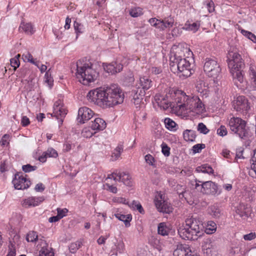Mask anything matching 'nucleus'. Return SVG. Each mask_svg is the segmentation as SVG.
Here are the masks:
<instances>
[{
    "label": "nucleus",
    "mask_w": 256,
    "mask_h": 256,
    "mask_svg": "<svg viewBox=\"0 0 256 256\" xmlns=\"http://www.w3.org/2000/svg\"><path fill=\"white\" fill-rule=\"evenodd\" d=\"M206 146L203 144H195L192 146V151L194 154L199 153L201 152L202 150Z\"/></svg>",
    "instance_id": "3c124183"
},
{
    "label": "nucleus",
    "mask_w": 256,
    "mask_h": 256,
    "mask_svg": "<svg viewBox=\"0 0 256 256\" xmlns=\"http://www.w3.org/2000/svg\"><path fill=\"white\" fill-rule=\"evenodd\" d=\"M182 110H189L196 114L202 112L204 110V104L198 96H188V100L182 105Z\"/></svg>",
    "instance_id": "6e6552de"
},
{
    "label": "nucleus",
    "mask_w": 256,
    "mask_h": 256,
    "mask_svg": "<svg viewBox=\"0 0 256 256\" xmlns=\"http://www.w3.org/2000/svg\"><path fill=\"white\" fill-rule=\"evenodd\" d=\"M38 240V236L34 231L30 232L26 235V240L28 242H36Z\"/></svg>",
    "instance_id": "c9c22d12"
},
{
    "label": "nucleus",
    "mask_w": 256,
    "mask_h": 256,
    "mask_svg": "<svg viewBox=\"0 0 256 256\" xmlns=\"http://www.w3.org/2000/svg\"><path fill=\"white\" fill-rule=\"evenodd\" d=\"M204 226L199 218L192 216L186 218L185 224L178 229L180 237L185 240H195L202 236Z\"/></svg>",
    "instance_id": "f03ea898"
},
{
    "label": "nucleus",
    "mask_w": 256,
    "mask_h": 256,
    "mask_svg": "<svg viewBox=\"0 0 256 256\" xmlns=\"http://www.w3.org/2000/svg\"><path fill=\"white\" fill-rule=\"evenodd\" d=\"M193 54L187 46H184L182 44L174 46L170 51V62L176 61L180 58H192Z\"/></svg>",
    "instance_id": "0eeeda50"
},
{
    "label": "nucleus",
    "mask_w": 256,
    "mask_h": 256,
    "mask_svg": "<svg viewBox=\"0 0 256 256\" xmlns=\"http://www.w3.org/2000/svg\"><path fill=\"white\" fill-rule=\"evenodd\" d=\"M74 26L76 32L78 34V33H82L83 32V26L80 24L78 22L76 21L74 22Z\"/></svg>",
    "instance_id": "13d9d810"
},
{
    "label": "nucleus",
    "mask_w": 256,
    "mask_h": 256,
    "mask_svg": "<svg viewBox=\"0 0 256 256\" xmlns=\"http://www.w3.org/2000/svg\"><path fill=\"white\" fill-rule=\"evenodd\" d=\"M233 106L236 111L243 114H247L250 106L248 99L243 96H240L234 100Z\"/></svg>",
    "instance_id": "f8f14e48"
},
{
    "label": "nucleus",
    "mask_w": 256,
    "mask_h": 256,
    "mask_svg": "<svg viewBox=\"0 0 256 256\" xmlns=\"http://www.w3.org/2000/svg\"><path fill=\"white\" fill-rule=\"evenodd\" d=\"M250 75L252 80V84L253 87L256 90V72L255 70L250 68Z\"/></svg>",
    "instance_id": "de8ad7c7"
},
{
    "label": "nucleus",
    "mask_w": 256,
    "mask_h": 256,
    "mask_svg": "<svg viewBox=\"0 0 256 256\" xmlns=\"http://www.w3.org/2000/svg\"><path fill=\"white\" fill-rule=\"evenodd\" d=\"M14 188L17 190L26 189L30 186L31 182L24 176L22 173H16L12 180Z\"/></svg>",
    "instance_id": "ddd939ff"
},
{
    "label": "nucleus",
    "mask_w": 256,
    "mask_h": 256,
    "mask_svg": "<svg viewBox=\"0 0 256 256\" xmlns=\"http://www.w3.org/2000/svg\"><path fill=\"white\" fill-rule=\"evenodd\" d=\"M94 114V112L88 108L84 106L79 108L78 112V122L84 124L90 120Z\"/></svg>",
    "instance_id": "2eb2a0df"
},
{
    "label": "nucleus",
    "mask_w": 256,
    "mask_h": 256,
    "mask_svg": "<svg viewBox=\"0 0 256 256\" xmlns=\"http://www.w3.org/2000/svg\"><path fill=\"white\" fill-rule=\"evenodd\" d=\"M160 20H158L156 18H152L150 19L149 22L150 24L157 28H159V23Z\"/></svg>",
    "instance_id": "69168bd1"
},
{
    "label": "nucleus",
    "mask_w": 256,
    "mask_h": 256,
    "mask_svg": "<svg viewBox=\"0 0 256 256\" xmlns=\"http://www.w3.org/2000/svg\"><path fill=\"white\" fill-rule=\"evenodd\" d=\"M82 242L81 240H77L75 242L70 244L69 246V250L71 253H75L82 246Z\"/></svg>",
    "instance_id": "f704fd0d"
},
{
    "label": "nucleus",
    "mask_w": 256,
    "mask_h": 256,
    "mask_svg": "<svg viewBox=\"0 0 256 256\" xmlns=\"http://www.w3.org/2000/svg\"><path fill=\"white\" fill-rule=\"evenodd\" d=\"M22 56L24 58L25 60H26L28 62H30L38 67V62L34 61L32 56L29 52H27L26 54H23Z\"/></svg>",
    "instance_id": "ea45409f"
},
{
    "label": "nucleus",
    "mask_w": 256,
    "mask_h": 256,
    "mask_svg": "<svg viewBox=\"0 0 256 256\" xmlns=\"http://www.w3.org/2000/svg\"><path fill=\"white\" fill-rule=\"evenodd\" d=\"M94 133L91 132L90 128H84L82 132V135L83 137L86 138H90L92 137Z\"/></svg>",
    "instance_id": "8fccbe9b"
},
{
    "label": "nucleus",
    "mask_w": 256,
    "mask_h": 256,
    "mask_svg": "<svg viewBox=\"0 0 256 256\" xmlns=\"http://www.w3.org/2000/svg\"><path fill=\"white\" fill-rule=\"evenodd\" d=\"M130 16L133 18H137L143 14L142 9L140 7L132 8L130 10Z\"/></svg>",
    "instance_id": "72a5a7b5"
},
{
    "label": "nucleus",
    "mask_w": 256,
    "mask_h": 256,
    "mask_svg": "<svg viewBox=\"0 0 256 256\" xmlns=\"http://www.w3.org/2000/svg\"><path fill=\"white\" fill-rule=\"evenodd\" d=\"M29 70L26 68H22L18 70L19 77L22 78H25Z\"/></svg>",
    "instance_id": "680f3d73"
},
{
    "label": "nucleus",
    "mask_w": 256,
    "mask_h": 256,
    "mask_svg": "<svg viewBox=\"0 0 256 256\" xmlns=\"http://www.w3.org/2000/svg\"><path fill=\"white\" fill-rule=\"evenodd\" d=\"M44 200V196L30 197L24 200L22 202L23 207L28 208L31 206H38L40 202Z\"/></svg>",
    "instance_id": "a211bd4d"
},
{
    "label": "nucleus",
    "mask_w": 256,
    "mask_h": 256,
    "mask_svg": "<svg viewBox=\"0 0 256 256\" xmlns=\"http://www.w3.org/2000/svg\"><path fill=\"white\" fill-rule=\"evenodd\" d=\"M217 134L221 136H224L228 134L227 129L224 126H221L220 128L217 130Z\"/></svg>",
    "instance_id": "4d7b16f0"
},
{
    "label": "nucleus",
    "mask_w": 256,
    "mask_h": 256,
    "mask_svg": "<svg viewBox=\"0 0 256 256\" xmlns=\"http://www.w3.org/2000/svg\"><path fill=\"white\" fill-rule=\"evenodd\" d=\"M193 182H191L192 185L194 186L193 188L196 190L200 192L203 194V190L202 186H203V182L196 180L194 181V184H192Z\"/></svg>",
    "instance_id": "4c0bfd02"
},
{
    "label": "nucleus",
    "mask_w": 256,
    "mask_h": 256,
    "mask_svg": "<svg viewBox=\"0 0 256 256\" xmlns=\"http://www.w3.org/2000/svg\"><path fill=\"white\" fill-rule=\"evenodd\" d=\"M154 203L158 212L168 214L172 212L173 210L172 206L164 200L162 194H158L156 196Z\"/></svg>",
    "instance_id": "9b49d317"
},
{
    "label": "nucleus",
    "mask_w": 256,
    "mask_h": 256,
    "mask_svg": "<svg viewBox=\"0 0 256 256\" xmlns=\"http://www.w3.org/2000/svg\"><path fill=\"white\" fill-rule=\"evenodd\" d=\"M52 248L43 246L40 251L39 256H54V252H52Z\"/></svg>",
    "instance_id": "e433bc0d"
},
{
    "label": "nucleus",
    "mask_w": 256,
    "mask_h": 256,
    "mask_svg": "<svg viewBox=\"0 0 256 256\" xmlns=\"http://www.w3.org/2000/svg\"><path fill=\"white\" fill-rule=\"evenodd\" d=\"M98 72L93 68V65L86 59H82L76 62V76L80 82L84 85L94 82L97 79Z\"/></svg>",
    "instance_id": "20e7f679"
},
{
    "label": "nucleus",
    "mask_w": 256,
    "mask_h": 256,
    "mask_svg": "<svg viewBox=\"0 0 256 256\" xmlns=\"http://www.w3.org/2000/svg\"><path fill=\"white\" fill-rule=\"evenodd\" d=\"M209 212L212 216L218 218L221 216V210L217 205H214L210 208Z\"/></svg>",
    "instance_id": "cd10ccee"
},
{
    "label": "nucleus",
    "mask_w": 256,
    "mask_h": 256,
    "mask_svg": "<svg viewBox=\"0 0 256 256\" xmlns=\"http://www.w3.org/2000/svg\"><path fill=\"white\" fill-rule=\"evenodd\" d=\"M246 124L245 120L238 117L233 116L228 121L230 130L241 139L244 138L248 134V130L246 127Z\"/></svg>",
    "instance_id": "423d86ee"
},
{
    "label": "nucleus",
    "mask_w": 256,
    "mask_h": 256,
    "mask_svg": "<svg viewBox=\"0 0 256 256\" xmlns=\"http://www.w3.org/2000/svg\"><path fill=\"white\" fill-rule=\"evenodd\" d=\"M176 189L177 193L179 195V198H184L186 200V194L187 193V190H186V186L180 184H178L176 186Z\"/></svg>",
    "instance_id": "7c9ffc66"
},
{
    "label": "nucleus",
    "mask_w": 256,
    "mask_h": 256,
    "mask_svg": "<svg viewBox=\"0 0 256 256\" xmlns=\"http://www.w3.org/2000/svg\"><path fill=\"white\" fill-rule=\"evenodd\" d=\"M190 58H180L171 62H170V68L171 71L174 73L179 74L180 78H186L190 76L194 72L193 69V64L190 62Z\"/></svg>",
    "instance_id": "39448f33"
},
{
    "label": "nucleus",
    "mask_w": 256,
    "mask_h": 256,
    "mask_svg": "<svg viewBox=\"0 0 256 256\" xmlns=\"http://www.w3.org/2000/svg\"><path fill=\"white\" fill-rule=\"evenodd\" d=\"M123 151V146L122 144H119L117 147L114 149V152H113V154L114 156H115L116 159L118 158Z\"/></svg>",
    "instance_id": "09e8293b"
},
{
    "label": "nucleus",
    "mask_w": 256,
    "mask_h": 256,
    "mask_svg": "<svg viewBox=\"0 0 256 256\" xmlns=\"http://www.w3.org/2000/svg\"><path fill=\"white\" fill-rule=\"evenodd\" d=\"M114 216L118 220L123 222L126 227H129L130 226V222L132 220V216L131 214L124 215L118 213L114 214Z\"/></svg>",
    "instance_id": "b1692460"
},
{
    "label": "nucleus",
    "mask_w": 256,
    "mask_h": 256,
    "mask_svg": "<svg viewBox=\"0 0 256 256\" xmlns=\"http://www.w3.org/2000/svg\"><path fill=\"white\" fill-rule=\"evenodd\" d=\"M114 174L118 178L114 177V180L115 181L122 182L125 185L128 186H132V182L130 180V176L128 174L125 172H120L118 170H116Z\"/></svg>",
    "instance_id": "dca6fc26"
},
{
    "label": "nucleus",
    "mask_w": 256,
    "mask_h": 256,
    "mask_svg": "<svg viewBox=\"0 0 256 256\" xmlns=\"http://www.w3.org/2000/svg\"><path fill=\"white\" fill-rule=\"evenodd\" d=\"M87 98L90 102L105 108L122 104L124 95L118 85L111 84L90 90Z\"/></svg>",
    "instance_id": "f257e3e1"
},
{
    "label": "nucleus",
    "mask_w": 256,
    "mask_h": 256,
    "mask_svg": "<svg viewBox=\"0 0 256 256\" xmlns=\"http://www.w3.org/2000/svg\"><path fill=\"white\" fill-rule=\"evenodd\" d=\"M140 86L138 88L139 90H142L144 92L146 90L150 89L152 86V82L147 76H142L140 78Z\"/></svg>",
    "instance_id": "6ab92c4d"
},
{
    "label": "nucleus",
    "mask_w": 256,
    "mask_h": 256,
    "mask_svg": "<svg viewBox=\"0 0 256 256\" xmlns=\"http://www.w3.org/2000/svg\"><path fill=\"white\" fill-rule=\"evenodd\" d=\"M176 98V103L177 104L176 107H178L180 109L182 110V107L180 105H182L186 103L188 100V96L186 93L182 90H178L175 94Z\"/></svg>",
    "instance_id": "412c9836"
},
{
    "label": "nucleus",
    "mask_w": 256,
    "mask_h": 256,
    "mask_svg": "<svg viewBox=\"0 0 256 256\" xmlns=\"http://www.w3.org/2000/svg\"><path fill=\"white\" fill-rule=\"evenodd\" d=\"M200 24L198 22H195L192 24H189L186 27V29L190 30H192L194 32L197 31L200 28Z\"/></svg>",
    "instance_id": "5fc2aeb1"
},
{
    "label": "nucleus",
    "mask_w": 256,
    "mask_h": 256,
    "mask_svg": "<svg viewBox=\"0 0 256 256\" xmlns=\"http://www.w3.org/2000/svg\"><path fill=\"white\" fill-rule=\"evenodd\" d=\"M197 130L200 133L204 134H207L210 131L206 126L202 122H200L198 124Z\"/></svg>",
    "instance_id": "37998d69"
},
{
    "label": "nucleus",
    "mask_w": 256,
    "mask_h": 256,
    "mask_svg": "<svg viewBox=\"0 0 256 256\" xmlns=\"http://www.w3.org/2000/svg\"><path fill=\"white\" fill-rule=\"evenodd\" d=\"M103 66L104 70L112 74L120 72L123 68V66L116 62H112L110 64H104Z\"/></svg>",
    "instance_id": "f3484780"
},
{
    "label": "nucleus",
    "mask_w": 256,
    "mask_h": 256,
    "mask_svg": "<svg viewBox=\"0 0 256 256\" xmlns=\"http://www.w3.org/2000/svg\"><path fill=\"white\" fill-rule=\"evenodd\" d=\"M169 232L170 230L165 222H160L158 224V234L166 236L168 235Z\"/></svg>",
    "instance_id": "a878e982"
},
{
    "label": "nucleus",
    "mask_w": 256,
    "mask_h": 256,
    "mask_svg": "<svg viewBox=\"0 0 256 256\" xmlns=\"http://www.w3.org/2000/svg\"><path fill=\"white\" fill-rule=\"evenodd\" d=\"M174 23V20L172 17H168L162 20H160L158 28L164 30L165 28H170L172 26Z\"/></svg>",
    "instance_id": "4be33fe9"
},
{
    "label": "nucleus",
    "mask_w": 256,
    "mask_h": 256,
    "mask_svg": "<svg viewBox=\"0 0 256 256\" xmlns=\"http://www.w3.org/2000/svg\"><path fill=\"white\" fill-rule=\"evenodd\" d=\"M212 244L210 240H206L204 242V244L202 245L203 250H206L205 252L207 254H209L211 252V248H212Z\"/></svg>",
    "instance_id": "a18cd8bd"
},
{
    "label": "nucleus",
    "mask_w": 256,
    "mask_h": 256,
    "mask_svg": "<svg viewBox=\"0 0 256 256\" xmlns=\"http://www.w3.org/2000/svg\"><path fill=\"white\" fill-rule=\"evenodd\" d=\"M202 188L204 194L216 196L220 193L218 191V185L212 181L204 182Z\"/></svg>",
    "instance_id": "4468645a"
},
{
    "label": "nucleus",
    "mask_w": 256,
    "mask_h": 256,
    "mask_svg": "<svg viewBox=\"0 0 256 256\" xmlns=\"http://www.w3.org/2000/svg\"><path fill=\"white\" fill-rule=\"evenodd\" d=\"M37 168V166H32L30 164L24 165L22 166V170L25 172H30L35 170Z\"/></svg>",
    "instance_id": "603ef678"
},
{
    "label": "nucleus",
    "mask_w": 256,
    "mask_h": 256,
    "mask_svg": "<svg viewBox=\"0 0 256 256\" xmlns=\"http://www.w3.org/2000/svg\"><path fill=\"white\" fill-rule=\"evenodd\" d=\"M166 128L170 130H176V124L170 118H166L164 120Z\"/></svg>",
    "instance_id": "c85d7f7f"
},
{
    "label": "nucleus",
    "mask_w": 256,
    "mask_h": 256,
    "mask_svg": "<svg viewBox=\"0 0 256 256\" xmlns=\"http://www.w3.org/2000/svg\"><path fill=\"white\" fill-rule=\"evenodd\" d=\"M226 58L228 67L234 79L238 80L240 84L242 83L244 81L242 69L244 68V64L237 49L234 47H230Z\"/></svg>",
    "instance_id": "7ed1b4c3"
},
{
    "label": "nucleus",
    "mask_w": 256,
    "mask_h": 256,
    "mask_svg": "<svg viewBox=\"0 0 256 256\" xmlns=\"http://www.w3.org/2000/svg\"><path fill=\"white\" fill-rule=\"evenodd\" d=\"M204 70L209 77L214 78H217L221 72L220 66L214 58H206Z\"/></svg>",
    "instance_id": "1a4fd4ad"
},
{
    "label": "nucleus",
    "mask_w": 256,
    "mask_h": 256,
    "mask_svg": "<svg viewBox=\"0 0 256 256\" xmlns=\"http://www.w3.org/2000/svg\"><path fill=\"white\" fill-rule=\"evenodd\" d=\"M196 170L198 172H202L207 174H212L214 172L212 168L208 164H204L200 166H198Z\"/></svg>",
    "instance_id": "c756f323"
},
{
    "label": "nucleus",
    "mask_w": 256,
    "mask_h": 256,
    "mask_svg": "<svg viewBox=\"0 0 256 256\" xmlns=\"http://www.w3.org/2000/svg\"><path fill=\"white\" fill-rule=\"evenodd\" d=\"M132 100H136L139 98H144L146 92L142 90H139L138 88L136 90H134L132 92Z\"/></svg>",
    "instance_id": "2f4dec72"
},
{
    "label": "nucleus",
    "mask_w": 256,
    "mask_h": 256,
    "mask_svg": "<svg viewBox=\"0 0 256 256\" xmlns=\"http://www.w3.org/2000/svg\"><path fill=\"white\" fill-rule=\"evenodd\" d=\"M105 186L108 188L107 190H109L111 192L116 194L118 192L117 188L112 185H110L108 184H106Z\"/></svg>",
    "instance_id": "338daca9"
},
{
    "label": "nucleus",
    "mask_w": 256,
    "mask_h": 256,
    "mask_svg": "<svg viewBox=\"0 0 256 256\" xmlns=\"http://www.w3.org/2000/svg\"><path fill=\"white\" fill-rule=\"evenodd\" d=\"M144 160L150 166H152L154 168L156 167V160L150 154H148L145 156Z\"/></svg>",
    "instance_id": "58836bf2"
},
{
    "label": "nucleus",
    "mask_w": 256,
    "mask_h": 256,
    "mask_svg": "<svg viewBox=\"0 0 256 256\" xmlns=\"http://www.w3.org/2000/svg\"><path fill=\"white\" fill-rule=\"evenodd\" d=\"M131 206L133 209H136L141 214H144V210L139 202L134 200L131 204Z\"/></svg>",
    "instance_id": "a19ab883"
},
{
    "label": "nucleus",
    "mask_w": 256,
    "mask_h": 256,
    "mask_svg": "<svg viewBox=\"0 0 256 256\" xmlns=\"http://www.w3.org/2000/svg\"><path fill=\"white\" fill-rule=\"evenodd\" d=\"M196 136V132L194 130H186L183 132L184 139L186 142H194Z\"/></svg>",
    "instance_id": "5701e85b"
},
{
    "label": "nucleus",
    "mask_w": 256,
    "mask_h": 256,
    "mask_svg": "<svg viewBox=\"0 0 256 256\" xmlns=\"http://www.w3.org/2000/svg\"><path fill=\"white\" fill-rule=\"evenodd\" d=\"M216 229L215 222L213 221H209L205 230V232L208 234H212L214 232Z\"/></svg>",
    "instance_id": "473e14b6"
},
{
    "label": "nucleus",
    "mask_w": 256,
    "mask_h": 256,
    "mask_svg": "<svg viewBox=\"0 0 256 256\" xmlns=\"http://www.w3.org/2000/svg\"><path fill=\"white\" fill-rule=\"evenodd\" d=\"M256 238V234L252 232L244 236V239L245 240H251L254 239Z\"/></svg>",
    "instance_id": "e2e57ef3"
},
{
    "label": "nucleus",
    "mask_w": 256,
    "mask_h": 256,
    "mask_svg": "<svg viewBox=\"0 0 256 256\" xmlns=\"http://www.w3.org/2000/svg\"><path fill=\"white\" fill-rule=\"evenodd\" d=\"M45 154L49 158H56L58 156L57 152L52 148H48L45 152Z\"/></svg>",
    "instance_id": "49530a36"
},
{
    "label": "nucleus",
    "mask_w": 256,
    "mask_h": 256,
    "mask_svg": "<svg viewBox=\"0 0 256 256\" xmlns=\"http://www.w3.org/2000/svg\"><path fill=\"white\" fill-rule=\"evenodd\" d=\"M241 32L244 36L247 37L253 42H256V36L254 34L244 30H242Z\"/></svg>",
    "instance_id": "c03bdc74"
},
{
    "label": "nucleus",
    "mask_w": 256,
    "mask_h": 256,
    "mask_svg": "<svg viewBox=\"0 0 256 256\" xmlns=\"http://www.w3.org/2000/svg\"><path fill=\"white\" fill-rule=\"evenodd\" d=\"M134 81V78L132 74H129L124 78V82L126 86H130L132 84Z\"/></svg>",
    "instance_id": "79ce46f5"
},
{
    "label": "nucleus",
    "mask_w": 256,
    "mask_h": 256,
    "mask_svg": "<svg viewBox=\"0 0 256 256\" xmlns=\"http://www.w3.org/2000/svg\"><path fill=\"white\" fill-rule=\"evenodd\" d=\"M67 112L68 110L61 100H58L54 102L52 114L58 120L59 126L62 125Z\"/></svg>",
    "instance_id": "9d476101"
},
{
    "label": "nucleus",
    "mask_w": 256,
    "mask_h": 256,
    "mask_svg": "<svg viewBox=\"0 0 256 256\" xmlns=\"http://www.w3.org/2000/svg\"><path fill=\"white\" fill-rule=\"evenodd\" d=\"M20 29H22L26 34L28 35H32L34 32L33 26L30 23L22 22L19 27V30Z\"/></svg>",
    "instance_id": "393cba45"
},
{
    "label": "nucleus",
    "mask_w": 256,
    "mask_h": 256,
    "mask_svg": "<svg viewBox=\"0 0 256 256\" xmlns=\"http://www.w3.org/2000/svg\"><path fill=\"white\" fill-rule=\"evenodd\" d=\"M10 138V136L8 134H4L0 140V143L2 146H4L6 144H8L7 142Z\"/></svg>",
    "instance_id": "0e129e2a"
},
{
    "label": "nucleus",
    "mask_w": 256,
    "mask_h": 256,
    "mask_svg": "<svg viewBox=\"0 0 256 256\" xmlns=\"http://www.w3.org/2000/svg\"><path fill=\"white\" fill-rule=\"evenodd\" d=\"M162 152L166 156H168L170 154V148L166 144L162 143Z\"/></svg>",
    "instance_id": "bf43d9fd"
},
{
    "label": "nucleus",
    "mask_w": 256,
    "mask_h": 256,
    "mask_svg": "<svg viewBox=\"0 0 256 256\" xmlns=\"http://www.w3.org/2000/svg\"><path fill=\"white\" fill-rule=\"evenodd\" d=\"M236 212L240 215V217H248L250 214V211L244 204H240L236 210Z\"/></svg>",
    "instance_id": "bb28decb"
},
{
    "label": "nucleus",
    "mask_w": 256,
    "mask_h": 256,
    "mask_svg": "<svg viewBox=\"0 0 256 256\" xmlns=\"http://www.w3.org/2000/svg\"><path fill=\"white\" fill-rule=\"evenodd\" d=\"M206 5L208 11L210 13L214 11V4L212 0H207L206 1Z\"/></svg>",
    "instance_id": "6e6d98bb"
},
{
    "label": "nucleus",
    "mask_w": 256,
    "mask_h": 256,
    "mask_svg": "<svg viewBox=\"0 0 256 256\" xmlns=\"http://www.w3.org/2000/svg\"><path fill=\"white\" fill-rule=\"evenodd\" d=\"M90 128L93 130H102L106 128V123L102 118H98L92 122Z\"/></svg>",
    "instance_id": "aec40b11"
},
{
    "label": "nucleus",
    "mask_w": 256,
    "mask_h": 256,
    "mask_svg": "<svg viewBox=\"0 0 256 256\" xmlns=\"http://www.w3.org/2000/svg\"><path fill=\"white\" fill-rule=\"evenodd\" d=\"M58 214L57 216L60 219L66 216V214L68 212V210L66 208L61 209L60 208H57Z\"/></svg>",
    "instance_id": "052dcab7"
},
{
    "label": "nucleus",
    "mask_w": 256,
    "mask_h": 256,
    "mask_svg": "<svg viewBox=\"0 0 256 256\" xmlns=\"http://www.w3.org/2000/svg\"><path fill=\"white\" fill-rule=\"evenodd\" d=\"M45 190V186L42 183L36 184L34 190L37 192H42Z\"/></svg>",
    "instance_id": "774afa93"
},
{
    "label": "nucleus",
    "mask_w": 256,
    "mask_h": 256,
    "mask_svg": "<svg viewBox=\"0 0 256 256\" xmlns=\"http://www.w3.org/2000/svg\"><path fill=\"white\" fill-rule=\"evenodd\" d=\"M10 65L14 68V70H16L20 65V62L18 58H13L10 60Z\"/></svg>",
    "instance_id": "864d4df0"
}]
</instances>
